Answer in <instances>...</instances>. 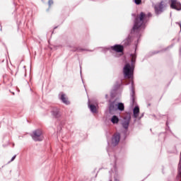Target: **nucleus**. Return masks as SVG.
I'll use <instances>...</instances> for the list:
<instances>
[{
  "mask_svg": "<svg viewBox=\"0 0 181 181\" xmlns=\"http://www.w3.org/2000/svg\"><path fill=\"white\" fill-rule=\"evenodd\" d=\"M110 121H111L112 124L115 125L119 122V117H118V116L114 115L113 116H112Z\"/></svg>",
  "mask_w": 181,
  "mask_h": 181,
  "instance_id": "20",
  "label": "nucleus"
},
{
  "mask_svg": "<svg viewBox=\"0 0 181 181\" xmlns=\"http://www.w3.org/2000/svg\"><path fill=\"white\" fill-rule=\"evenodd\" d=\"M148 18H152V13L141 12L139 15H137L134 20V25L131 29V33H135L138 32H142L145 30L146 28V22H148Z\"/></svg>",
  "mask_w": 181,
  "mask_h": 181,
  "instance_id": "1",
  "label": "nucleus"
},
{
  "mask_svg": "<svg viewBox=\"0 0 181 181\" xmlns=\"http://www.w3.org/2000/svg\"><path fill=\"white\" fill-rule=\"evenodd\" d=\"M15 159H16V155H14V156L11 158V160L8 162V163H11V162H13V160H15Z\"/></svg>",
  "mask_w": 181,
  "mask_h": 181,
  "instance_id": "24",
  "label": "nucleus"
},
{
  "mask_svg": "<svg viewBox=\"0 0 181 181\" xmlns=\"http://www.w3.org/2000/svg\"><path fill=\"white\" fill-rule=\"evenodd\" d=\"M82 82H83V83H84V81H83V79H82Z\"/></svg>",
  "mask_w": 181,
  "mask_h": 181,
  "instance_id": "36",
  "label": "nucleus"
},
{
  "mask_svg": "<svg viewBox=\"0 0 181 181\" xmlns=\"http://www.w3.org/2000/svg\"><path fill=\"white\" fill-rule=\"evenodd\" d=\"M129 122H131V113H127L123 117V120L122 122V127L125 129L122 132L123 136H122V138L123 139V141H125L128 137V128H129Z\"/></svg>",
  "mask_w": 181,
  "mask_h": 181,
  "instance_id": "5",
  "label": "nucleus"
},
{
  "mask_svg": "<svg viewBox=\"0 0 181 181\" xmlns=\"http://www.w3.org/2000/svg\"><path fill=\"white\" fill-rule=\"evenodd\" d=\"M123 84H124L123 80L116 81L112 90L110 91L111 98H115V96L117 95V91H118V89L121 87V86H123Z\"/></svg>",
  "mask_w": 181,
  "mask_h": 181,
  "instance_id": "8",
  "label": "nucleus"
},
{
  "mask_svg": "<svg viewBox=\"0 0 181 181\" xmlns=\"http://www.w3.org/2000/svg\"><path fill=\"white\" fill-rule=\"evenodd\" d=\"M152 117H153L154 118H156V115H152Z\"/></svg>",
  "mask_w": 181,
  "mask_h": 181,
  "instance_id": "31",
  "label": "nucleus"
},
{
  "mask_svg": "<svg viewBox=\"0 0 181 181\" xmlns=\"http://www.w3.org/2000/svg\"><path fill=\"white\" fill-rule=\"evenodd\" d=\"M42 135H43L42 130L37 129L33 132L31 136L35 142H41V141H43V136Z\"/></svg>",
  "mask_w": 181,
  "mask_h": 181,
  "instance_id": "9",
  "label": "nucleus"
},
{
  "mask_svg": "<svg viewBox=\"0 0 181 181\" xmlns=\"http://www.w3.org/2000/svg\"><path fill=\"white\" fill-rule=\"evenodd\" d=\"M105 97L106 100H108V94H106Z\"/></svg>",
  "mask_w": 181,
  "mask_h": 181,
  "instance_id": "30",
  "label": "nucleus"
},
{
  "mask_svg": "<svg viewBox=\"0 0 181 181\" xmlns=\"http://www.w3.org/2000/svg\"><path fill=\"white\" fill-rule=\"evenodd\" d=\"M114 179H115V181H119V180L117 179L116 176L114 177Z\"/></svg>",
  "mask_w": 181,
  "mask_h": 181,
  "instance_id": "28",
  "label": "nucleus"
},
{
  "mask_svg": "<svg viewBox=\"0 0 181 181\" xmlns=\"http://www.w3.org/2000/svg\"><path fill=\"white\" fill-rule=\"evenodd\" d=\"M130 57L132 59L130 66L133 67V69H135V63L136 62V49H135L134 54H130Z\"/></svg>",
  "mask_w": 181,
  "mask_h": 181,
  "instance_id": "15",
  "label": "nucleus"
},
{
  "mask_svg": "<svg viewBox=\"0 0 181 181\" xmlns=\"http://www.w3.org/2000/svg\"><path fill=\"white\" fill-rule=\"evenodd\" d=\"M54 29H57V27H54Z\"/></svg>",
  "mask_w": 181,
  "mask_h": 181,
  "instance_id": "35",
  "label": "nucleus"
},
{
  "mask_svg": "<svg viewBox=\"0 0 181 181\" xmlns=\"http://www.w3.org/2000/svg\"><path fill=\"white\" fill-rule=\"evenodd\" d=\"M59 100L64 103L66 104V105H69L70 104V102L67 100V98H66V95L64 93H62L59 98Z\"/></svg>",
  "mask_w": 181,
  "mask_h": 181,
  "instance_id": "19",
  "label": "nucleus"
},
{
  "mask_svg": "<svg viewBox=\"0 0 181 181\" xmlns=\"http://www.w3.org/2000/svg\"><path fill=\"white\" fill-rule=\"evenodd\" d=\"M108 109L109 114H111L112 115L113 114H115L117 111H119L120 112L124 111L125 105H124V103L121 102H117L116 100L111 101V100H109Z\"/></svg>",
  "mask_w": 181,
  "mask_h": 181,
  "instance_id": "4",
  "label": "nucleus"
},
{
  "mask_svg": "<svg viewBox=\"0 0 181 181\" xmlns=\"http://www.w3.org/2000/svg\"><path fill=\"white\" fill-rule=\"evenodd\" d=\"M80 69H81L80 73H81V66H80Z\"/></svg>",
  "mask_w": 181,
  "mask_h": 181,
  "instance_id": "32",
  "label": "nucleus"
},
{
  "mask_svg": "<svg viewBox=\"0 0 181 181\" xmlns=\"http://www.w3.org/2000/svg\"><path fill=\"white\" fill-rule=\"evenodd\" d=\"M122 136H124V134L122 133V134L119 132L115 133L112 137L111 144H112V146H117V145H118L119 144L120 139H122V141H125V140H124Z\"/></svg>",
  "mask_w": 181,
  "mask_h": 181,
  "instance_id": "7",
  "label": "nucleus"
},
{
  "mask_svg": "<svg viewBox=\"0 0 181 181\" xmlns=\"http://www.w3.org/2000/svg\"><path fill=\"white\" fill-rule=\"evenodd\" d=\"M0 30H2V28H1Z\"/></svg>",
  "mask_w": 181,
  "mask_h": 181,
  "instance_id": "39",
  "label": "nucleus"
},
{
  "mask_svg": "<svg viewBox=\"0 0 181 181\" xmlns=\"http://www.w3.org/2000/svg\"><path fill=\"white\" fill-rule=\"evenodd\" d=\"M88 107L92 114H97V112H98V110H97V106H95V105L93 103H90V100H88Z\"/></svg>",
  "mask_w": 181,
  "mask_h": 181,
  "instance_id": "16",
  "label": "nucleus"
},
{
  "mask_svg": "<svg viewBox=\"0 0 181 181\" xmlns=\"http://www.w3.org/2000/svg\"><path fill=\"white\" fill-rule=\"evenodd\" d=\"M107 145H108V146H110V142H107Z\"/></svg>",
  "mask_w": 181,
  "mask_h": 181,
  "instance_id": "34",
  "label": "nucleus"
},
{
  "mask_svg": "<svg viewBox=\"0 0 181 181\" xmlns=\"http://www.w3.org/2000/svg\"><path fill=\"white\" fill-rule=\"evenodd\" d=\"M177 181H181V171H179V165H178V175L177 176Z\"/></svg>",
  "mask_w": 181,
  "mask_h": 181,
  "instance_id": "23",
  "label": "nucleus"
},
{
  "mask_svg": "<svg viewBox=\"0 0 181 181\" xmlns=\"http://www.w3.org/2000/svg\"><path fill=\"white\" fill-rule=\"evenodd\" d=\"M68 47H70V49H71V52H78V53H81V52H93V50L83 49L80 47H73V46H71V45H69Z\"/></svg>",
  "mask_w": 181,
  "mask_h": 181,
  "instance_id": "14",
  "label": "nucleus"
},
{
  "mask_svg": "<svg viewBox=\"0 0 181 181\" xmlns=\"http://www.w3.org/2000/svg\"><path fill=\"white\" fill-rule=\"evenodd\" d=\"M134 2L136 5H141L142 4V0H134Z\"/></svg>",
  "mask_w": 181,
  "mask_h": 181,
  "instance_id": "22",
  "label": "nucleus"
},
{
  "mask_svg": "<svg viewBox=\"0 0 181 181\" xmlns=\"http://www.w3.org/2000/svg\"><path fill=\"white\" fill-rule=\"evenodd\" d=\"M141 36H142V33H141V31H138L137 33H131L127 36V37L122 42V46H123V49L124 47H127V46H129L132 42V37H136V43H135V50H136V48L138 47V43H139L141 40Z\"/></svg>",
  "mask_w": 181,
  "mask_h": 181,
  "instance_id": "3",
  "label": "nucleus"
},
{
  "mask_svg": "<svg viewBox=\"0 0 181 181\" xmlns=\"http://www.w3.org/2000/svg\"><path fill=\"white\" fill-rule=\"evenodd\" d=\"M135 71V69L134 67L131 66V64L126 63L123 67V75L124 78H128L129 80V82H126L124 84L126 86H128V84H131L132 86H135V83H134V71Z\"/></svg>",
  "mask_w": 181,
  "mask_h": 181,
  "instance_id": "2",
  "label": "nucleus"
},
{
  "mask_svg": "<svg viewBox=\"0 0 181 181\" xmlns=\"http://www.w3.org/2000/svg\"><path fill=\"white\" fill-rule=\"evenodd\" d=\"M108 50H113L116 53H122L124 52V45L116 44L113 46L103 47V51L104 53H106Z\"/></svg>",
  "mask_w": 181,
  "mask_h": 181,
  "instance_id": "6",
  "label": "nucleus"
},
{
  "mask_svg": "<svg viewBox=\"0 0 181 181\" xmlns=\"http://www.w3.org/2000/svg\"><path fill=\"white\" fill-rule=\"evenodd\" d=\"M176 25H180V30H181V23L180 22H177Z\"/></svg>",
  "mask_w": 181,
  "mask_h": 181,
  "instance_id": "26",
  "label": "nucleus"
},
{
  "mask_svg": "<svg viewBox=\"0 0 181 181\" xmlns=\"http://www.w3.org/2000/svg\"><path fill=\"white\" fill-rule=\"evenodd\" d=\"M13 95H15V93H13Z\"/></svg>",
  "mask_w": 181,
  "mask_h": 181,
  "instance_id": "37",
  "label": "nucleus"
},
{
  "mask_svg": "<svg viewBox=\"0 0 181 181\" xmlns=\"http://www.w3.org/2000/svg\"><path fill=\"white\" fill-rule=\"evenodd\" d=\"M110 175L115 173V176H118V168H117V164L113 165V168H111V170L109 171Z\"/></svg>",
  "mask_w": 181,
  "mask_h": 181,
  "instance_id": "21",
  "label": "nucleus"
},
{
  "mask_svg": "<svg viewBox=\"0 0 181 181\" xmlns=\"http://www.w3.org/2000/svg\"><path fill=\"white\" fill-rule=\"evenodd\" d=\"M130 90V100H131V106L132 107H136V101L135 100V85L134 83L129 87Z\"/></svg>",
  "mask_w": 181,
  "mask_h": 181,
  "instance_id": "11",
  "label": "nucleus"
},
{
  "mask_svg": "<svg viewBox=\"0 0 181 181\" xmlns=\"http://www.w3.org/2000/svg\"><path fill=\"white\" fill-rule=\"evenodd\" d=\"M48 5H49V6H50L51 5H53V0H49Z\"/></svg>",
  "mask_w": 181,
  "mask_h": 181,
  "instance_id": "25",
  "label": "nucleus"
},
{
  "mask_svg": "<svg viewBox=\"0 0 181 181\" xmlns=\"http://www.w3.org/2000/svg\"><path fill=\"white\" fill-rule=\"evenodd\" d=\"M148 107H151V104L150 103L148 104Z\"/></svg>",
  "mask_w": 181,
  "mask_h": 181,
  "instance_id": "33",
  "label": "nucleus"
},
{
  "mask_svg": "<svg viewBox=\"0 0 181 181\" xmlns=\"http://www.w3.org/2000/svg\"><path fill=\"white\" fill-rule=\"evenodd\" d=\"M144 115V113H142V114H141V117H139V119H141V118H143Z\"/></svg>",
  "mask_w": 181,
  "mask_h": 181,
  "instance_id": "27",
  "label": "nucleus"
},
{
  "mask_svg": "<svg viewBox=\"0 0 181 181\" xmlns=\"http://www.w3.org/2000/svg\"><path fill=\"white\" fill-rule=\"evenodd\" d=\"M166 125H168V122H166Z\"/></svg>",
  "mask_w": 181,
  "mask_h": 181,
  "instance_id": "38",
  "label": "nucleus"
},
{
  "mask_svg": "<svg viewBox=\"0 0 181 181\" xmlns=\"http://www.w3.org/2000/svg\"><path fill=\"white\" fill-rule=\"evenodd\" d=\"M165 2L161 1L158 4L154 6V12L156 16H159L161 13H163V11H165Z\"/></svg>",
  "mask_w": 181,
  "mask_h": 181,
  "instance_id": "10",
  "label": "nucleus"
},
{
  "mask_svg": "<svg viewBox=\"0 0 181 181\" xmlns=\"http://www.w3.org/2000/svg\"><path fill=\"white\" fill-rule=\"evenodd\" d=\"M107 151L108 155H110V148H107Z\"/></svg>",
  "mask_w": 181,
  "mask_h": 181,
  "instance_id": "29",
  "label": "nucleus"
},
{
  "mask_svg": "<svg viewBox=\"0 0 181 181\" xmlns=\"http://www.w3.org/2000/svg\"><path fill=\"white\" fill-rule=\"evenodd\" d=\"M139 116V106L136 105L133 109V117L134 118H138Z\"/></svg>",
  "mask_w": 181,
  "mask_h": 181,
  "instance_id": "18",
  "label": "nucleus"
},
{
  "mask_svg": "<svg viewBox=\"0 0 181 181\" xmlns=\"http://www.w3.org/2000/svg\"><path fill=\"white\" fill-rule=\"evenodd\" d=\"M51 115L54 119L59 120L62 118V110L57 107H53L51 110Z\"/></svg>",
  "mask_w": 181,
  "mask_h": 181,
  "instance_id": "12",
  "label": "nucleus"
},
{
  "mask_svg": "<svg viewBox=\"0 0 181 181\" xmlns=\"http://www.w3.org/2000/svg\"><path fill=\"white\" fill-rule=\"evenodd\" d=\"M169 5L171 9L175 11H181V3L177 0H169Z\"/></svg>",
  "mask_w": 181,
  "mask_h": 181,
  "instance_id": "13",
  "label": "nucleus"
},
{
  "mask_svg": "<svg viewBox=\"0 0 181 181\" xmlns=\"http://www.w3.org/2000/svg\"><path fill=\"white\" fill-rule=\"evenodd\" d=\"M170 47H173V45H170V46L167 47L166 48L163 49L161 50L151 51L149 52V54H150V56H153L154 54H158V53H160L162 52H166V50H168V49H169Z\"/></svg>",
  "mask_w": 181,
  "mask_h": 181,
  "instance_id": "17",
  "label": "nucleus"
}]
</instances>
